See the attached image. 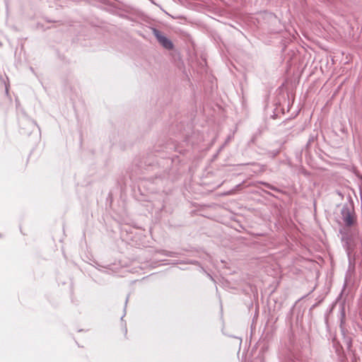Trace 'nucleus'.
Wrapping results in <instances>:
<instances>
[{"label": "nucleus", "instance_id": "7ed1b4c3", "mask_svg": "<svg viewBox=\"0 0 362 362\" xmlns=\"http://www.w3.org/2000/svg\"><path fill=\"white\" fill-rule=\"evenodd\" d=\"M6 93H8V91L7 86H6Z\"/></svg>", "mask_w": 362, "mask_h": 362}, {"label": "nucleus", "instance_id": "f03ea898", "mask_svg": "<svg viewBox=\"0 0 362 362\" xmlns=\"http://www.w3.org/2000/svg\"><path fill=\"white\" fill-rule=\"evenodd\" d=\"M153 34L163 47H165L167 49H171L173 48V42L165 36L162 35V33L158 30L153 28Z\"/></svg>", "mask_w": 362, "mask_h": 362}, {"label": "nucleus", "instance_id": "f257e3e1", "mask_svg": "<svg viewBox=\"0 0 362 362\" xmlns=\"http://www.w3.org/2000/svg\"><path fill=\"white\" fill-rule=\"evenodd\" d=\"M341 220L346 226H351L356 222L354 207L351 204H345L341 210Z\"/></svg>", "mask_w": 362, "mask_h": 362}]
</instances>
